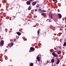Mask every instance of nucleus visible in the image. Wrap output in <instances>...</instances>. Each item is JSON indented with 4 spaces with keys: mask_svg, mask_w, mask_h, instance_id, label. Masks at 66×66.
Wrapping results in <instances>:
<instances>
[{
    "mask_svg": "<svg viewBox=\"0 0 66 66\" xmlns=\"http://www.w3.org/2000/svg\"><path fill=\"white\" fill-rule=\"evenodd\" d=\"M41 15L42 16H45L46 15V14L45 13H43L41 14Z\"/></svg>",
    "mask_w": 66,
    "mask_h": 66,
    "instance_id": "obj_11",
    "label": "nucleus"
},
{
    "mask_svg": "<svg viewBox=\"0 0 66 66\" xmlns=\"http://www.w3.org/2000/svg\"><path fill=\"white\" fill-rule=\"evenodd\" d=\"M4 44V41L3 40H2L1 41V45H3Z\"/></svg>",
    "mask_w": 66,
    "mask_h": 66,
    "instance_id": "obj_5",
    "label": "nucleus"
},
{
    "mask_svg": "<svg viewBox=\"0 0 66 66\" xmlns=\"http://www.w3.org/2000/svg\"><path fill=\"white\" fill-rule=\"evenodd\" d=\"M54 35H55V34H54Z\"/></svg>",
    "mask_w": 66,
    "mask_h": 66,
    "instance_id": "obj_38",
    "label": "nucleus"
},
{
    "mask_svg": "<svg viewBox=\"0 0 66 66\" xmlns=\"http://www.w3.org/2000/svg\"><path fill=\"white\" fill-rule=\"evenodd\" d=\"M36 7H39V4H37L36 5Z\"/></svg>",
    "mask_w": 66,
    "mask_h": 66,
    "instance_id": "obj_19",
    "label": "nucleus"
},
{
    "mask_svg": "<svg viewBox=\"0 0 66 66\" xmlns=\"http://www.w3.org/2000/svg\"><path fill=\"white\" fill-rule=\"evenodd\" d=\"M53 1L54 2V1H55V0H53Z\"/></svg>",
    "mask_w": 66,
    "mask_h": 66,
    "instance_id": "obj_28",
    "label": "nucleus"
},
{
    "mask_svg": "<svg viewBox=\"0 0 66 66\" xmlns=\"http://www.w3.org/2000/svg\"><path fill=\"white\" fill-rule=\"evenodd\" d=\"M35 12H36L37 11V9H36L35 10Z\"/></svg>",
    "mask_w": 66,
    "mask_h": 66,
    "instance_id": "obj_21",
    "label": "nucleus"
},
{
    "mask_svg": "<svg viewBox=\"0 0 66 66\" xmlns=\"http://www.w3.org/2000/svg\"><path fill=\"white\" fill-rule=\"evenodd\" d=\"M17 34L19 36H20V35H21V33H17Z\"/></svg>",
    "mask_w": 66,
    "mask_h": 66,
    "instance_id": "obj_18",
    "label": "nucleus"
},
{
    "mask_svg": "<svg viewBox=\"0 0 66 66\" xmlns=\"http://www.w3.org/2000/svg\"><path fill=\"white\" fill-rule=\"evenodd\" d=\"M37 32L38 33H39V30H38L37 31Z\"/></svg>",
    "mask_w": 66,
    "mask_h": 66,
    "instance_id": "obj_22",
    "label": "nucleus"
},
{
    "mask_svg": "<svg viewBox=\"0 0 66 66\" xmlns=\"http://www.w3.org/2000/svg\"><path fill=\"white\" fill-rule=\"evenodd\" d=\"M21 20H23L24 19H22Z\"/></svg>",
    "mask_w": 66,
    "mask_h": 66,
    "instance_id": "obj_30",
    "label": "nucleus"
},
{
    "mask_svg": "<svg viewBox=\"0 0 66 66\" xmlns=\"http://www.w3.org/2000/svg\"><path fill=\"white\" fill-rule=\"evenodd\" d=\"M49 22H51V21H50V20H49Z\"/></svg>",
    "mask_w": 66,
    "mask_h": 66,
    "instance_id": "obj_25",
    "label": "nucleus"
},
{
    "mask_svg": "<svg viewBox=\"0 0 66 66\" xmlns=\"http://www.w3.org/2000/svg\"><path fill=\"white\" fill-rule=\"evenodd\" d=\"M34 50H35V48H33V51H34Z\"/></svg>",
    "mask_w": 66,
    "mask_h": 66,
    "instance_id": "obj_26",
    "label": "nucleus"
},
{
    "mask_svg": "<svg viewBox=\"0 0 66 66\" xmlns=\"http://www.w3.org/2000/svg\"><path fill=\"white\" fill-rule=\"evenodd\" d=\"M31 9H32V7L31 6H29L28 7V10H31Z\"/></svg>",
    "mask_w": 66,
    "mask_h": 66,
    "instance_id": "obj_7",
    "label": "nucleus"
},
{
    "mask_svg": "<svg viewBox=\"0 0 66 66\" xmlns=\"http://www.w3.org/2000/svg\"><path fill=\"white\" fill-rule=\"evenodd\" d=\"M19 13H20V12H19Z\"/></svg>",
    "mask_w": 66,
    "mask_h": 66,
    "instance_id": "obj_37",
    "label": "nucleus"
},
{
    "mask_svg": "<svg viewBox=\"0 0 66 66\" xmlns=\"http://www.w3.org/2000/svg\"><path fill=\"white\" fill-rule=\"evenodd\" d=\"M26 4L27 5H30V4H31V2L30 1H27L26 2Z\"/></svg>",
    "mask_w": 66,
    "mask_h": 66,
    "instance_id": "obj_4",
    "label": "nucleus"
},
{
    "mask_svg": "<svg viewBox=\"0 0 66 66\" xmlns=\"http://www.w3.org/2000/svg\"><path fill=\"white\" fill-rule=\"evenodd\" d=\"M58 15L59 16V18H62V15L60 14H58Z\"/></svg>",
    "mask_w": 66,
    "mask_h": 66,
    "instance_id": "obj_9",
    "label": "nucleus"
},
{
    "mask_svg": "<svg viewBox=\"0 0 66 66\" xmlns=\"http://www.w3.org/2000/svg\"><path fill=\"white\" fill-rule=\"evenodd\" d=\"M1 15V13H0V16Z\"/></svg>",
    "mask_w": 66,
    "mask_h": 66,
    "instance_id": "obj_35",
    "label": "nucleus"
},
{
    "mask_svg": "<svg viewBox=\"0 0 66 66\" xmlns=\"http://www.w3.org/2000/svg\"><path fill=\"white\" fill-rule=\"evenodd\" d=\"M60 60H58L57 61V62L56 63V64H57H57H59V63H60Z\"/></svg>",
    "mask_w": 66,
    "mask_h": 66,
    "instance_id": "obj_13",
    "label": "nucleus"
},
{
    "mask_svg": "<svg viewBox=\"0 0 66 66\" xmlns=\"http://www.w3.org/2000/svg\"><path fill=\"white\" fill-rule=\"evenodd\" d=\"M19 26H20V25H19Z\"/></svg>",
    "mask_w": 66,
    "mask_h": 66,
    "instance_id": "obj_36",
    "label": "nucleus"
},
{
    "mask_svg": "<svg viewBox=\"0 0 66 66\" xmlns=\"http://www.w3.org/2000/svg\"><path fill=\"white\" fill-rule=\"evenodd\" d=\"M41 9H39L38 10V11L39 12H40V11H41Z\"/></svg>",
    "mask_w": 66,
    "mask_h": 66,
    "instance_id": "obj_20",
    "label": "nucleus"
},
{
    "mask_svg": "<svg viewBox=\"0 0 66 66\" xmlns=\"http://www.w3.org/2000/svg\"><path fill=\"white\" fill-rule=\"evenodd\" d=\"M13 45H14V43H12L8 44V46H9L10 47H12V46H13Z\"/></svg>",
    "mask_w": 66,
    "mask_h": 66,
    "instance_id": "obj_2",
    "label": "nucleus"
},
{
    "mask_svg": "<svg viewBox=\"0 0 66 66\" xmlns=\"http://www.w3.org/2000/svg\"><path fill=\"white\" fill-rule=\"evenodd\" d=\"M55 61V60L54 59H52L51 60V62L52 63H53Z\"/></svg>",
    "mask_w": 66,
    "mask_h": 66,
    "instance_id": "obj_8",
    "label": "nucleus"
},
{
    "mask_svg": "<svg viewBox=\"0 0 66 66\" xmlns=\"http://www.w3.org/2000/svg\"><path fill=\"white\" fill-rule=\"evenodd\" d=\"M29 1H32V0H29Z\"/></svg>",
    "mask_w": 66,
    "mask_h": 66,
    "instance_id": "obj_31",
    "label": "nucleus"
},
{
    "mask_svg": "<svg viewBox=\"0 0 66 66\" xmlns=\"http://www.w3.org/2000/svg\"><path fill=\"white\" fill-rule=\"evenodd\" d=\"M66 45V42H65L64 43L63 45V46H65Z\"/></svg>",
    "mask_w": 66,
    "mask_h": 66,
    "instance_id": "obj_16",
    "label": "nucleus"
},
{
    "mask_svg": "<svg viewBox=\"0 0 66 66\" xmlns=\"http://www.w3.org/2000/svg\"><path fill=\"white\" fill-rule=\"evenodd\" d=\"M16 39H14V41H16Z\"/></svg>",
    "mask_w": 66,
    "mask_h": 66,
    "instance_id": "obj_29",
    "label": "nucleus"
},
{
    "mask_svg": "<svg viewBox=\"0 0 66 66\" xmlns=\"http://www.w3.org/2000/svg\"><path fill=\"white\" fill-rule=\"evenodd\" d=\"M38 35H39V33H38Z\"/></svg>",
    "mask_w": 66,
    "mask_h": 66,
    "instance_id": "obj_32",
    "label": "nucleus"
},
{
    "mask_svg": "<svg viewBox=\"0 0 66 66\" xmlns=\"http://www.w3.org/2000/svg\"><path fill=\"white\" fill-rule=\"evenodd\" d=\"M52 66H53V63H52Z\"/></svg>",
    "mask_w": 66,
    "mask_h": 66,
    "instance_id": "obj_34",
    "label": "nucleus"
},
{
    "mask_svg": "<svg viewBox=\"0 0 66 66\" xmlns=\"http://www.w3.org/2000/svg\"><path fill=\"white\" fill-rule=\"evenodd\" d=\"M36 2H33V5H35V4H36Z\"/></svg>",
    "mask_w": 66,
    "mask_h": 66,
    "instance_id": "obj_15",
    "label": "nucleus"
},
{
    "mask_svg": "<svg viewBox=\"0 0 66 66\" xmlns=\"http://www.w3.org/2000/svg\"><path fill=\"white\" fill-rule=\"evenodd\" d=\"M53 15L52 14H51V13H50V14L49 15V16H51V19H52V16Z\"/></svg>",
    "mask_w": 66,
    "mask_h": 66,
    "instance_id": "obj_6",
    "label": "nucleus"
},
{
    "mask_svg": "<svg viewBox=\"0 0 66 66\" xmlns=\"http://www.w3.org/2000/svg\"><path fill=\"white\" fill-rule=\"evenodd\" d=\"M32 5L33 6V2L32 3Z\"/></svg>",
    "mask_w": 66,
    "mask_h": 66,
    "instance_id": "obj_27",
    "label": "nucleus"
},
{
    "mask_svg": "<svg viewBox=\"0 0 66 66\" xmlns=\"http://www.w3.org/2000/svg\"><path fill=\"white\" fill-rule=\"evenodd\" d=\"M46 12V11L45 10H42L41 11V13H42V12Z\"/></svg>",
    "mask_w": 66,
    "mask_h": 66,
    "instance_id": "obj_12",
    "label": "nucleus"
},
{
    "mask_svg": "<svg viewBox=\"0 0 66 66\" xmlns=\"http://www.w3.org/2000/svg\"><path fill=\"white\" fill-rule=\"evenodd\" d=\"M16 33H20V32H16Z\"/></svg>",
    "mask_w": 66,
    "mask_h": 66,
    "instance_id": "obj_24",
    "label": "nucleus"
},
{
    "mask_svg": "<svg viewBox=\"0 0 66 66\" xmlns=\"http://www.w3.org/2000/svg\"><path fill=\"white\" fill-rule=\"evenodd\" d=\"M54 50H56V47H54Z\"/></svg>",
    "mask_w": 66,
    "mask_h": 66,
    "instance_id": "obj_23",
    "label": "nucleus"
},
{
    "mask_svg": "<svg viewBox=\"0 0 66 66\" xmlns=\"http://www.w3.org/2000/svg\"><path fill=\"white\" fill-rule=\"evenodd\" d=\"M52 54L55 57H58V56L56 54H55L54 52H52Z\"/></svg>",
    "mask_w": 66,
    "mask_h": 66,
    "instance_id": "obj_1",
    "label": "nucleus"
},
{
    "mask_svg": "<svg viewBox=\"0 0 66 66\" xmlns=\"http://www.w3.org/2000/svg\"><path fill=\"white\" fill-rule=\"evenodd\" d=\"M33 63H32L30 64V66H33Z\"/></svg>",
    "mask_w": 66,
    "mask_h": 66,
    "instance_id": "obj_17",
    "label": "nucleus"
},
{
    "mask_svg": "<svg viewBox=\"0 0 66 66\" xmlns=\"http://www.w3.org/2000/svg\"><path fill=\"white\" fill-rule=\"evenodd\" d=\"M32 51H33V47H31L30 48L29 52H31Z\"/></svg>",
    "mask_w": 66,
    "mask_h": 66,
    "instance_id": "obj_3",
    "label": "nucleus"
},
{
    "mask_svg": "<svg viewBox=\"0 0 66 66\" xmlns=\"http://www.w3.org/2000/svg\"><path fill=\"white\" fill-rule=\"evenodd\" d=\"M61 51H60L58 52V54H61Z\"/></svg>",
    "mask_w": 66,
    "mask_h": 66,
    "instance_id": "obj_14",
    "label": "nucleus"
},
{
    "mask_svg": "<svg viewBox=\"0 0 66 66\" xmlns=\"http://www.w3.org/2000/svg\"><path fill=\"white\" fill-rule=\"evenodd\" d=\"M65 20H66V17L65 18Z\"/></svg>",
    "mask_w": 66,
    "mask_h": 66,
    "instance_id": "obj_33",
    "label": "nucleus"
},
{
    "mask_svg": "<svg viewBox=\"0 0 66 66\" xmlns=\"http://www.w3.org/2000/svg\"><path fill=\"white\" fill-rule=\"evenodd\" d=\"M37 59L38 61H40V58L39 57H37Z\"/></svg>",
    "mask_w": 66,
    "mask_h": 66,
    "instance_id": "obj_10",
    "label": "nucleus"
}]
</instances>
